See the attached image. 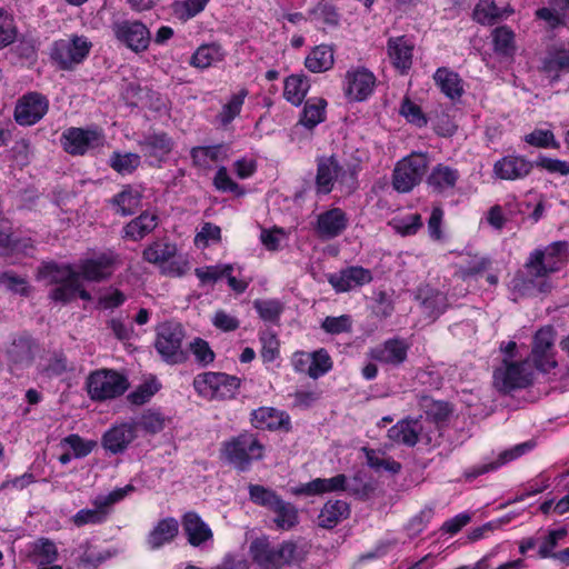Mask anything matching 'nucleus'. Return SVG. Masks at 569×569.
<instances>
[{
    "mask_svg": "<svg viewBox=\"0 0 569 569\" xmlns=\"http://www.w3.org/2000/svg\"><path fill=\"white\" fill-rule=\"evenodd\" d=\"M210 0H182L172 3L174 16L181 21H188L202 12Z\"/></svg>",
    "mask_w": 569,
    "mask_h": 569,
    "instance_id": "obj_53",
    "label": "nucleus"
},
{
    "mask_svg": "<svg viewBox=\"0 0 569 569\" xmlns=\"http://www.w3.org/2000/svg\"><path fill=\"white\" fill-rule=\"evenodd\" d=\"M568 262L569 242L566 240L535 249L525 262L523 270L513 276L511 289L521 297L531 295L537 287L540 292H547L551 286L546 278L560 271Z\"/></svg>",
    "mask_w": 569,
    "mask_h": 569,
    "instance_id": "obj_1",
    "label": "nucleus"
},
{
    "mask_svg": "<svg viewBox=\"0 0 569 569\" xmlns=\"http://www.w3.org/2000/svg\"><path fill=\"white\" fill-rule=\"evenodd\" d=\"M92 509H81L71 517L70 520L76 527L81 528L87 525H101L107 521L109 513L98 498L92 500Z\"/></svg>",
    "mask_w": 569,
    "mask_h": 569,
    "instance_id": "obj_46",
    "label": "nucleus"
},
{
    "mask_svg": "<svg viewBox=\"0 0 569 569\" xmlns=\"http://www.w3.org/2000/svg\"><path fill=\"white\" fill-rule=\"evenodd\" d=\"M555 339L556 332L551 326L540 328L533 336L531 358L536 368L546 373L557 367Z\"/></svg>",
    "mask_w": 569,
    "mask_h": 569,
    "instance_id": "obj_18",
    "label": "nucleus"
},
{
    "mask_svg": "<svg viewBox=\"0 0 569 569\" xmlns=\"http://www.w3.org/2000/svg\"><path fill=\"white\" fill-rule=\"evenodd\" d=\"M142 193L131 184L123 186L122 190L110 199L116 212L122 217L132 216L141 206Z\"/></svg>",
    "mask_w": 569,
    "mask_h": 569,
    "instance_id": "obj_36",
    "label": "nucleus"
},
{
    "mask_svg": "<svg viewBox=\"0 0 569 569\" xmlns=\"http://www.w3.org/2000/svg\"><path fill=\"white\" fill-rule=\"evenodd\" d=\"M0 284H3L9 291L28 297L30 287L26 278L17 276L12 271H3L0 273Z\"/></svg>",
    "mask_w": 569,
    "mask_h": 569,
    "instance_id": "obj_61",
    "label": "nucleus"
},
{
    "mask_svg": "<svg viewBox=\"0 0 569 569\" xmlns=\"http://www.w3.org/2000/svg\"><path fill=\"white\" fill-rule=\"evenodd\" d=\"M376 81V76L367 68L350 69L345 77V94L349 101H363L373 92Z\"/></svg>",
    "mask_w": 569,
    "mask_h": 569,
    "instance_id": "obj_20",
    "label": "nucleus"
},
{
    "mask_svg": "<svg viewBox=\"0 0 569 569\" xmlns=\"http://www.w3.org/2000/svg\"><path fill=\"white\" fill-rule=\"evenodd\" d=\"M261 350L260 355L263 362H273L279 357V340L271 331L260 333Z\"/></svg>",
    "mask_w": 569,
    "mask_h": 569,
    "instance_id": "obj_60",
    "label": "nucleus"
},
{
    "mask_svg": "<svg viewBox=\"0 0 569 569\" xmlns=\"http://www.w3.org/2000/svg\"><path fill=\"white\" fill-rule=\"evenodd\" d=\"M363 451L366 452L367 458V465L379 471V470H387L391 473H398L401 470V463L391 459V458H385L380 456L376 450L373 449H367L363 448Z\"/></svg>",
    "mask_w": 569,
    "mask_h": 569,
    "instance_id": "obj_57",
    "label": "nucleus"
},
{
    "mask_svg": "<svg viewBox=\"0 0 569 569\" xmlns=\"http://www.w3.org/2000/svg\"><path fill=\"white\" fill-rule=\"evenodd\" d=\"M348 227V217L341 208H331L317 218L316 233L326 240L340 236Z\"/></svg>",
    "mask_w": 569,
    "mask_h": 569,
    "instance_id": "obj_27",
    "label": "nucleus"
},
{
    "mask_svg": "<svg viewBox=\"0 0 569 569\" xmlns=\"http://www.w3.org/2000/svg\"><path fill=\"white\" fill-rule=\"evenodd\" d=\"M459 178L460 173L457 169L438 163L427 177V184L433 192L445 193L456 187Z\"/></svg>",
    "mask_w": 569,
    "mask_h": 569,
    "instance_id": "obj_35",
    "label": "nucleus"
},
{
    "mask_svg": "<svg viewBox=\"0 0 569 569\" xmlns=\"http://www.w3.org/2000/svg\"><path fill=\"white\" fill-rule=\"evenodd\" d=\"M274 513L273 523L278 530L289 531L298 526L299 512L295 505L282 498L271 510Z\"/></svg>",
    "mask_w": 569,
    "mask_h": 569,
    "instance_id": "obj_44",
    "label": "nucleus"
},
{
    "mask_svg": "<svg viewBox=\"0 0 569 569\" xmlns=\"http://www.w3.org/2000/svg\"><path fill=\"white\" fill-rule=\"evenodd\" d=\"M190 351L193 353L196 361L201 366H208L214 360V352L209 343L201 338H196L190 343Z\"/></svg>",
    "mask_w": 569,
    "mask_h": 569,
    "instance_id": "obj_64",
    "label": "nucleus"
},
{
    "mask_svg": "<svg viewBox=\"0 0 569 569\" xmlns=\"http://www.w3.org/2000/svg\"><path fill=\"white\" fill-rule=\"evenodd\" d=\"M410 343L401 337H393L370 348L367 356L382 366L399 368L408 360Z\"/></svg>",
    "mask_w": 569,
    "mask_h": 569,
    "instance_id": "obj_19",
    "label": "nucleus"
},
{
    "mask_svg": "<svg viewBox=\"0 0 569 569\" xmlns=\"http://www.w3.org/2000/svg\"><path fill=\"white\" fill-rule=\"evenodd\" d=\"M417 299L420 300L423 312L432 319H437L449 306L447 295L429 286L418 289Z\"/></svg>",
    "mask_w": 569,
    "mask_h": 569,
    "instance_id": "obj_34",
    "label": "nucleus"
},
{
    "mask_svg": "<svg viewBox=\"0 0 569 569\" xmlns=\"http://www.w3.org/2000/svg\"><path fill=\"white\" fill-rule=\"evenodd\" d=\"M179 525L174 518L160 520L148 536V545L151 549H158L169 543L178 535Z\"/></svg>",
    "mask_w": 569,
    "mask_h": 569,
    "instance_id": "obj_42",
    "label": "nucleus"
},
{
    "mask_svg": "<svg viewBox=\"0 0 569 569\" xmlns=\"http://www.w3.org/2000/svg\"><path fill=\"white\" fill-rule=\"evenodd\" d=\"M190 157L192 166L201 169H211L212 163H216L226 158V150L223 144H214L201 147L197 146L191 148Z\"/></svg>",
    "mask_w": 569,
    "mask_h": 569,
    "instance_id": "obj_41",
    "label": "nucleus"
},
{
    "mask_svg": "<svg viewBox=\"0 0 569 569\" xmlns=\"http://www.w3.org/2000/svg\"><path fill=\"white\" fill-rule=\"evenodd\" d=\"M119 263V254L109 249L93 258L81 260L77 272L80 279L90 282H102L111 278Z\"/></svg>",
    "mask_w": 569,
    "mask_h": 569,
    "instance_id": "obj_14",
    "label": "nucleus"
},
{
    "mask_svg": "<svg viewBox=\"0 0 569 569\" xmlns=\"http://www.w3.org/2000/svg\"><path fill=\"white\" fill-rule=\"evenodd\" d=\"M159 222L160 218L156 211L144 210L123 226L122 238L136 242L141 241L154 231Z\"/></svg>",
    "mask_w": 569,
    "mask_h": 569,
    "instance_id": "obj_29",
    "label": "nucleus"
},
{
    "mask_svg": "<svg viewBox=\"0 0 569 569\" xmlns=\"http://www.w3.org/2000/svg\"><path fill=\"white\" fill-rule=\"evenodd\" d=\"M91 49L92 42L87 37L72 34L52 43L50 59L58 69L71 71L88 58Z\"/></svg>",
    "mask_w": 569,
    "mask_h": 569,
    "instance_id": "obj_6",
    "label": "nucleus"
},
{
    "mask_svg": "<svg viewBox=\"0 0 569 569\" xmlns=\"http://www.w3.org/2000/svg\"><path fill=\"white\" fill-rule=\"evenodd\" d=\"M372 280L373 276L371 270L361 266H350L328 277V282L336 292H347L370 283Z\"/></svg>",
    "mask_w": 569,
    "mask_h": 569,
    "instance_id": "obj_22",
    "label": "nucleus"
},
{
    "mask_svg": "<svg viewBox=\"0 0 569 569\" xmlns=\"http://www.w3.org/2000/svg\"><path fill=\"white\" fill-rule=\"evenodd\" d=\"M332 368V360L325 349H319L311 353L310 378L318 379L326 375Z\"/></svg>",
    "mask_w": 569,
    "mask_h": 569,
    "instance_id": "obj_59",
    "label": "nucleus"
},
{
    "mask_svg": "<svg viewBox=\"0 0 569 569\" xmlns=\"http://www.w3.org/2000/svg\"><path fill=\"white\" fill-rule=\"evenodd\" d=\"M40 352V342L27 331L13 335L4 348V357L11 370L31 367Z\"/></svg>",
    "mask_w": 569,
    "mask_h": 569,
    "instance_id": "obj_12",
    "label": "nucleus"
},
{
    "mask_svg": "<svg viewBox=\"0 0 569 569\" xmlns=\"http://www.w3.org/2000/svg\"><path fill=\"white\" fill-rule=\"evenodd\" d=\"M317 173L315 189L317 194H329L335 184L347 187L350 191L357 187L359 167L357 164H342L336 154L319 156L316 159Z\"/></svg>",
    "mask_w": 569,
    "mask_h": 569,
    "instance_id": "obj_3",
    "label": "nucleus"
},
{
    "mask_svg": "<svg viewBox=\"0 0 569 569\" xmlns=\"http://www.w3.org/2000/svg\"><path fill=\"white\" fill-rule=\"evenodd\" d=\"M186 331L179 322L166 321L156 329L154 348L162 360L169 365L183 363L188 352L182 348Z\"/></svg>",
    "mask_w": 569,
    "mask_h": 569,
    "instance_id": "obj_5",
    "label": "nucleus"
},
{
    "mask_svg": "<svg viewBox=\"0 0 569 569\" xmlns=\"http://www.w3.org/2000/svg\"><path fill=\"white\" fill-rule=\"evenodd\" d=\"M433 81L443 93L451 101H458L465 93L463 80L453 70L447 67H440L433 73Z\"/></svg>",
    "mask_w": 569,
    "mask_h": 569,
    "instance_id": "obj_32",
    "label": "nucleus"
},
{
    "mask_svg": "<svg viewBox=\"0 0 569 569\" xmlns=\"http://www.w3.org/2000/svg\"><path fill=\"white\" fill-rule=\"evenodd\" d=\"M253 308L261 320L271 323L279 322L280 316L284 310L283 303L277 299H256Z\"/></svg>",
    "mask_w": 569,
    "mask_h": 569,
    "instance_id": "obj_51",
    "label": "nucleus"
},
{
    "mask_svg": "<svg viewBox=\"0 0 569 569\" xmlns=\"http://www.w3.org/2000/svg\"><path fill=\"white\" fill-rule=\"evenodd\" d=\"M49 110V100L40 92L31 91L21 96L14 107V121L22 127L39 122Z\"/></svg>",
    "mask_w": 569,
    "mask_h": 569,
    "instance_id": "obj_15",
    "label": "nucleus"
},
{
    "mask_svg": "<svg viewBox=\"0 0 569 569\" xmlns=\"http://www.w3.org/2000/svg\"><path fill=\"white\" fill-rule=\"evenodd\" d=\"M413 42L406 36L389 38L387 53L391 64L400 74H407L412 67Z\"/></svg>",
    "mask_w": 569,
    "mask_h": 569,
    "instance_id": "obj_24",
    "label": "nucleus"
},
{
    "mask_svg": "<svg viewBox=\"0 0 569 569\" xmlns=\"http://www.w3.org/2000/svg\"><path fill=\"white\" fill-rule=\"evenodd\" d=\"M513 13L510 6L499 8L495 1L480 0L473 8L472 19L480 24H493L505 17Z\"/></svg>",
    "mask_w": 569,
    "mask_h": 569,
    "instance_id": "obj_37",
    "label": "nucleus"
},
{
    "mask_svg": "<svg viewBox=\"0 0 569 569\" xmlns=\"http://www.w3.org/2000/svg\"><path fill=\"white\" fill-rule=\"evenodd\" d=\"M140 163L141 157L132 152L113 151L109 159V166L121 176L133 173Z\"/></svg>",
    "mask_w": 569,
    "mask_h": 569,
    "instance_id": "obj_49",
    "label": "nucleus"
},
{
    "mask_svg": "<svg viewBox=\"0 0 569 569\" xmlns=\"http://www.w3.org/2000/svg\"><path fill=\"white\" fill-rule=\"evenodd\" d=\"M17 27L11 14L3 8H0V49H3L14 42L17 38Z\"/></svg>",
    "mask_w": 569,
    "mask_h": 569,
    "instance_id": "obj_58",
    "label": "nucleus"
},
{
    "mask_svg": "<svg viewBox=\"0 0 569 569\" xmlns=\"http://www.w3.org/2000/svg\"><path fill=\"white\" fill-rule=\"evenodd\" d=\"M568 535V531L565 527L550 530L547 535H545L539 541V550L538 555L540 558H553L555 553L553 550L558 546V542L566 538Z\"/></svg>",
    "mask_w": 569,
    "mask_h": 569,
    "instance_id": "obj_54",
    "label": "nucleus"
},
{
    "mask_svg": "<svg viewBox=\"0 0 569 569\" xmlns=\"http://www.w3.org/2000/svg\"><path fill=\"white\" fill-rule=\"evenodd\" d=\"M177 254V246L166 240H156L142 251V259L149 263L162 267V273L172 277L183 276L189 263L184 259L173 260Z\"/></svg>",
    "mask_w": 569,
    "mask_h": 569,
    "instance_id": "obj_11",
    "label": "nucleus"
},
{
    "mask_svg": "<svg viewBox=\"0 0 569 569\" xmlns=\"http://www.w3.org/2000/svg\"><path fill=\"white\" fill-rule=\"evenodd\" d=\"M533 169V162L521 156L508 154L493 164V174L501 180H521Z\"/></svg>",
    "mask_w": 569,
    "mask_h": 569,
    "instance_id": "obj_25",
    "label": "nucleus"
},
{
    "mask_svg": "<svg viewBox=\"0 0 569 569\" xmlns=\"http://www.w3.org/2000/svg\"><path fill=\"white\" fill-rule=\"evenodd\" d=\"M251 425L257 429L289 432L292 428L290 416L273 407H260L250 413Z\"/></svg>",
    "mask_w": 569,
    "mask_h": 569,
    "instance_id": "obj_23",
    "label": "nucleus"
},
{
    "mask_svg": "<svg viewBox=\"0 0 569 569\" xmlns=\"http://www.w3.org/2000/svg\"><path fill=\"white\" fill-rule=\"evenodd\" d=\"M247 96L248 90L241 89L222 107L221 111L217 116L218 121L222 126L229 124L237 116H239Z\"/></svg>",
    "mask_w": 569,
    "mask_h": 569,
    "instance_id": "obj_52",
    "label": "nucleus"
},
{
    "mask_svg": "<svg viewBox=\"0 0 569 569\" xmlns=\"http://www.w3.org/2000/svg\"><path fill=\"white\" fill-rule=\"evenodd\" d=\"M58 549L56 543L49 538H38L31 545L29 559L37 566H53L58 559Z\"/></svg>",
    "mask_w": 569,
    "mask_h": 569,
    "instance_id": "obj_39",
    "label": "nucleus"
},
{
    "mask_svg": "<svg viewBox=\"0 0 569 569\" xmlns=\"http://www.w3.org/2000/svg\"><path fill=\"white\" fill-rule=\"evenodd\" d=\"M493 386L503 395L515 390L526 389L533 382V369L528 360L509 361L503 359L500 367L493 371Z\"/></svg>",
    "mask_w": 569,
    "mask_h": 569,
    "instance_id": "obj_7",
    "label": "nucleus"
},
{
    "mask_svg": "<svg viewBox=\"0 0 569 569\" xmlns=\"http://www.w3.org/2000/svg\"><path fill=\"white\" fill-rule=\"evenodd\" d=\"M543 71L553 80L561 73L569 72V48L559 47L548 51L543 64Z\"/></svg>",
    "mask_w": 569,
    "mask_h": 569,
    "instance_id": "obj_38",
    "label": "nucleus"
},
{
    "mask_svg": "<svg viewBox=\"0 0 569 569\" xmlns=\"http://www.w3.org/2000/svg\"><path fill=\"white\" fill-rule=\"evenodd\" d=\"M38 277L47 279L54 288L70 287L79 274L71 264H59L57 262H46L38 269Z\"/></svg>",
    "mask_w": 569,
    "mask_h": 569,
    "instance_id": "obj_30",
    "label": "nucleus"
},
{
    "mask_svg": "<svg viewBox=\"0 0 569 569\" xmlns=\"http://www.w3.org/2000/svg\"><path fill=\"white\" fill-rule=\"evenodd\" d=\"M298 546L292 540L282 541L277 547L268 538H257L250 545V555L261 569H282L297 558Z\"/></svg>",
    "mask_w": 569,
    "mask_h": 569,
    "instance_id": "obj_4",
    "label": "nucleus"
},
{
    "mask_svg": "<svg viewBox=\"0 0 569 569\" xmlns=\"http://www.w3.org/2000/svg\"><path fill=\"white\" fill-rule=\"evenodd\" d=\"M491 261L486 257H473L471 258L467 264L459 266L456 276L461 280H467L469 278L482 274L485 271L489 269Z\"/></svg>",
    "mask_w": 569,
    "mask_h": 569,
    "instance_id": "obj_55",
    "label": "nucleus"
},
{
    "mask_svg": "<svg viewBox=\"0 0 569 569\" xmlns=\"http://www.w3.org/2000/svg\"><path fill=\"white\" fill-rule=\"evenodd\" d=\"M350 505L345 500L330 499L320 509L318 515V526L323 529H333L341 521L350 517Z\"/></svg>",
    "mask_w": 569,
    "mask_h": 569,
    "instance_id": "obj_31",
    "label": "nucleus"
},
{
    "mask_svg": "<svg viewBox=\"0 0 569 569\" xmlns=\"http://www.w3.org/2000/svg\"><path fill=\"white\" fill-rule=\"evenodd\" d=\"M63 150L71 156H83L91 149L104 144V134L101 129L70 127L61 134Z\"/></svg>",
    "mask_w": 569,
    "mask_h": 569,
    "instance_id": "obj_13",
    "label": "nucleus"
},
{
    "mask_svg": "<svg viewBox=\"0 0 569 569\" xmlns=\"http://www.w3.org/2000/svg\"><path fill=\"white\" fill-rule=\"evenodd\" d=\"M82 279L77 278L74 282L68 288H53L49 292V298L56 302L69 303L74 300L77 297L84 301L92 300L91 293L86 290Z\"/></svg>",
    "mask_w": 569,
    "mask_h": 569,
    "instance_id": "obj_47",
    "label": "nucleus"
},
{
    "mask_svg": "<svg viewBox=\"0 0 569 569\" xmlns=\"http://www.w3.org/2000/svg\"><path fill=\"white\" fill-rule=\"evenodd\" d=\"M248 491L249 499L251 502H253L257 506L263 507L270 511L281 499V496L278 495L274 490L262 485L250 483L248 486Z\"/></svg>",
    "mask_w": 569,
    "mask_h": 569,
    "instance_id": "obj_50",
    "label": "nucleus"
},
{
    "mask_svg": "<svg viewBox=\"0 0 569 569\" xmlns=\"http://www.w3.org/2000/svg\"><path fill=\"white\" fill-rule=\"evenodd\" d=\"M240 378L224 372L207 371L199 373L193 379L196 392L208 399H232L239 392Z\"/></svg>",
    "mask_w": 569,
    "mask_h": 569,
    "instance_id": "obj_8",
    "label": "nucleus"
},
{
    "mask_svg": "<svg viewBox=\"0 0 569 569\" xmlns=\"http://www.w3.org/2000/svg\"><path fill=\"white\" fill-rule=\"evenodd\" d=\"M333 63V50L326 44L315 47L305 60L306 68L313 73L325 72L331 69Z\"/></svg>",
    "mask_w": 569,
    "mask_h": 569,
    "instance_id": "obj_43",
    "label": "nucleus"
},
{
    "mask_svg": "<svg viewBox=\"0 0 569 569\" xmlns=\"http://www.w3.org/2000/svg\"><path fill=\"white\" fill-rule=\"evenodd\" d=\"M423 426L420 419L405 418L399 420L388 430V438L397 443L409 448L415 447L422 433Z\"/></svg>",
    "mask_w": 569,
    "mask_h": 569,
    "instance_id": "obj_28",
    "label": "nucleus"
},
{
    "mask_svg": "<svg viewBox=\"0 0 569 569\" xmlns=\"http://www.w3.org/2000/svg\"><path fill=\"white\" fill-rule=\"evenodd\" d=\"M224 51L219 43L200 46L191 56L190 64L198 69H206L224 59Z\"/></svg>",
    "mask_w": 569,
    "mask_h": 569,
    "instance_id": "obj_45",
    "label": "nucleus"
},
{
    "mask_svg": "<svg viewBox=\"0 0 569 569\" xmlns=\"http://www.w3.org/2000/svg\"><path fill=\"white\" fill-rule=\"evenodd\" d=\"M116 39L139 53L148 49L151 34L146 24L138 20L116 21L111 26Z\"/></svg>",
    "mask_w": 569,
    "mask_h": 569,
    "instance_id": "obj_16",
    "label": "nucleus"
},
{
    "mask_svg": "<svg viewBox=\"0 0 569 569\" xmlns=\"http://www.w3.org/2000/svg\"><path fill=\"white\" fill-rule=\"evenodd\" d=\"M327 101L322 98H313L306 101L300 123L312 129L325 120Z\"/></svg>",
    "mask_w": 569,
    "mask_h": 569,
    "instance_id": "obj_48",
    "label": "nucleus"
},
{
    "mask_svg": "<svg viewBox=\"0 0 569 569\" xmlns=\"http://www.w3.org/2000/svg\"><path fill=\"white\" fill-rule=\"evenodd\" d=\"M86 385L88 395L93 401L118 398L129 389L127 377L112 369H99L91 372Z\"/></svg>",
    "mask_w": 569,
    "mask_h": 569,
    "instance_id": "obj_10",
    "label": "nucleus"
},
{
    "mask_svg": "<svg viewBox=\"0 0 569 569\" xmlns=\"http://www.w3.org/2000/svg\"><path fill=\"white\" fill-rule=\"evenodd\" d=\"M182 529L187 536L188 542L193 547H199L213 537L209 526L194 511H189L183 515Z\"/></svg>",
    "mask_w": 569,
    "mask_h": 569,
    "instance_id": "obj_33",
    "label": "nucleus"
},
{
    "mask_svg": "<svg viewBox=\"0 0 569 569\" xmlns=\"http://www.w3.org/2000/svg\"><path fill=\"white\" fill-rule=\"evenodd\" d=\"M219 457L236 471L247 472L253 462L264 459L266 445L259 435L244 430L221 442Z\"/></svg>",
    "mask_w": 569,
    "mask_h": 569,
    "instance_id": "obj_2",
    "label": "nucleus"
},
{
    "mask_svg": "<svg viewBox=\"0 0 569 569\" xmlns=\"http://www.w3.org/2000/svg\"><path fill=\"white\" fill-rule=\"evenodd\" d=\"M339 491H348L355 496L359 495L358 489L348 486V479L343 473H339L329 479L316 478L292 489L296 496H320Z\"/></svg>",
    "mask_w": 569,
    "mask_h": 569,
    "instance_id": "obj_21",
    "label": "nucleus"
},
{
    "mask_svg": "<svg viewBox=\"0 0 569 569\" xmlns=\"http://www.w3.org/2000/svg\"><path fill=\"white\" fill-rule=\"evenodd\" d=\"M400 114L406 118L409 123L417 126L418 128L426 127L428 123V119L423 113L420 106L410 100V98L405 97L400 104Z\"/></svg>",
    "mask_w": 569,
    "mask_h": 569,
    "instance_id": "obj_56",
    "label": "nucleus"
},
{
    "mask_svg": "<svg viewBox=\"0 0 569 569\" xmlns=\"http://www.w3.org/2000/svg\"><path fill=\"white\" fill-rule=\"evenodd\" d=\"M137 438V430L133 423L123 422L108 429L102 438L101 446L112 455L122 453Z\"/></svg>",
    "mask_w": 569,
    "mask_h": 569,
    "instance_id": "obj_26",
    "label": "nucleus"
},
{
    "mask_svg": "<svg viewBox=\"0 0 569 569\" xmlns=\"http://www.w3.org/2000/svg\"><path fill=\"white\" fill-rule=\"evenodd\" d=\"M321 328L330 335H340L350 332L352 329V319L349 315L339 317H326L321 323Z\"/></svg>",
    "mask_w": 569,
    "mask_h": 569,
    "instance_id": "obj_62",
    "label": "nucleus"
},
{
    "mask_svg": "<svg viewBox=\"0 0 569 569\" xmlns=\"http://www.w3.org/2000/svg\"><path fill=\"white\" fill-rule=\"evenodd\" d=\"M309 89L310 82L306 74H291L284 79L283 97L298 107L303 102Z\"/></svg>",
    "mask_w": 569,
    "mask_h": 569,
    "instance_id": "obj_40",
    "label": "nucleus"
},
{
    "mask_svg": "<svg viewBox=\"0 0 569 569\" xmlns=\"http://www.w3.org/2000/svg\"><path fill=\"white\" fill-rule=\"evenodd\" d=\"M429 166L426 153L412 152L399 160L392 171V187L400 193H408L420 184Z\"/></svg>",
    "mask_w": 569,
    "mask_h": 569,
    "instance_id": "obj_9",
    "label": "nucleus"
},
{
    "mask_svg": "<svg viewBox=\"0 0 569 569\" xmlns=\"http://www.w3.org/2000/svg\"><path fill=\"white\" fill-rule=\"evenodd\" d=\"M138 146L148 164L160 168L172 152L174 141L164 131L149 132L138 141Z\"/></svg>",
    "mask_w": 569,
    "mask_h": 569,
    "instance_id": "obj_17",
    "label": "nucleus"
},
{
    "mask_svg": "<svg viewBox=\"0 0 569 569\" xmlns=\"http://www.w3.org/2000/svg\"><path fill=\"white\" fill-rule=\"evenodd\" d=\"M62 442L72 449L74 458H84L97 447V441L84 440L77 433L67 436Z\"/></svg>",
    "mask_w": 569,
    "mask_h": 569,
    "instance_id": "obj_63",
    "label": "nucleus"
}]
</instances>
